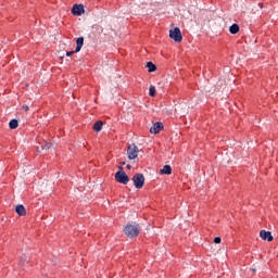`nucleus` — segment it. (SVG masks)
<instances>
[{
    "label": "nucleus",
    "instance_id": "f257e3e1",
    "mask_svg": "<svg viewBox=\"0 0 278 278\" xmlns=\"http://www.w3.org/2000/svg\"><path fill=\"white\" fill-rule=\"evenodd\" d=\"M124 233L127 238H138V236H140V226L128 223L124 227Z\"/></svg>",
    "mask_w": 278,
    "mask_h": 278
},
{
    "label": "nucleus",
    "instance_id": "f03ea898",
    "mask_svg": "<svg viewBox=\"0 0 278 278\" xmlns=\"http://www.w3.org/2000/svg\"><path fill=\"white\" fill-rule=\"evenodd\" d=\"M118 169L119 170L115 173V181L127 186V184H129V176L125 173V170H123V166H119Z\"/></svg>",
    "mask_w": 278,
    "mask_h": 278
},
{
    "label": "nucleus",
    "instance_id": "7ed1b4c3",
    "mask_svg": "<svg viewBox=\"0 0 278 278\" xmlns=\"http://www.w3.org/2000/svg\"><path fill=\"white\" fill-rule=\"evenodd\" d=\"M132 181H134V186L135 188H137V190H140L144 187V175L137 173L132 176Z\"/></svg>",
    "mask_w": 278,
    "mask_h": 278
},
{
    "label": "nucleus",
    "instance_id": "20e7f679",
    "mask_svg": "<svg viewBox=\"0 0 278 278\" xmlns=\"http://www.w3.org/2000/svg\"><path fill=\"white\" fill-rule=\"evenodd\" d=\"M169 38L176 42H181L184 40V36L181 35V29L179 27H175L169 30Z\"/></svg>",
    "mask_w": 278,
    "mask_h": 278
},
{
    "label": "nucleus",
    "instance_id": "39448f33",
    "mask_svg": "<svg viewBox=\"0 0 278 278\" xmlns=\"http://www.w3.org/2000/svg\"><path fill=\"white\" fill-rule=\"evenodd\" d=\"M138 153H140L138 146H136L134 143L128 146V148H127L128 160H136V157H138Z\"/></svg>",
    "mask_w": 278,
    "mask_h": 278
},
{
    "label": "nucleus",
    "instance_id": "423d86ee",
    "mask_svg": "<svg viewBox=\"0 0 278 278\" xmlns=\"http://www.w3.org/2000/svg\"><path fill=\"white\" fill-rule=\"evenodd\" d=\"M84 4H74L72 8L73 16H81L84 14Z\"/></svg>",
    "mask_w": 278,
    "mask_h": 278
},
{
    "label": "nucleus",
    "instance_id": "0eeeda50",
    "mask_svg": "<svg viewBox=\"0 0 278 278\" xmlns=\"http://www.w3.org/2000/svg\"><path fill=\"white\" fill-rule=\"evenodd\" d=\"M162 129H164V124H162V122H156L150 128V134H160V131H162Z\"/></svg>",
    "mask_w": 278,
    "mask_h": 278
},
{
    "label": "nucleus",
    "instance_id": "6e6552de",
    "mask_svg": "<svg viewBox=\"0 0 278 278\" xmlns=\"http://www.w3.org/2000/svg\"><path fill=\"white\" fill-rule=\"evenodd\" d=\"M260 236L262 240H267V242H273L274 240L273 233L270 231L261 230Z\"/></svg>",
    "mask_w": 278,
    "mask_h": 278
},
{
    "label": "nucleus",
    "instance_id": "1a4fd4ad",
    "mask_svg": "<svg viewBox=\"0 0 278 278\" xmlns=\"http://www.w3.org/2000/svg\"><path fill=\"white\" fill-rule=\"evenodd\" d=\"M15 212L18 216H27V210L23 204H20L15 207Z\"/></svg>",
    "mask_w": 278,
    "mask_h": 278
},
{
    "label": "nucleus",
    "instance_id": "9d476101",
    "mask_svg": "<svg viewBox=\"0 0 278 278\" xmlns=\"http://www.w3.org/2000/svg\"><path fill=\"white\" fill-rule=\"evenodd\" d=\"M81 47H84V37H78L76 39V49L75 52H80L81 51Z\"/></svg>",
    "mask_w": 278,
    "mask_h": 278
},
{
    "label": "nucleus",
    "instance_id": "9b49d317",
    "mask_svg": "<svg viewBox=\"0 0 278 278\" xmlns=\"http://www.w3.org/2000/svg\"><path fill=\"white\" fill-rule=\"evenodd\" d=\"M161 175H173V167L170 165H164L161 169Z\"/></svg>",
    "mask_w": 278,
    "mask_h": 278
},
{
    "label": "nucleus",
    "instance_id": "f8f14e48",
    "mask_svg": "<svg viewBox=\"0 0 278 278\" xmlns=\"http://www.w3.org/2000/svg\"><path fill=\"white\" fill-rule=\"evenodd\" d=\"M93 131H101L103 129V122L102 121H97L93 126H92Z\"/></svg>",
    "mask_w": 278,
    "mask_h": 278
},
{
    "label": "nucleus",
    "instance_id": "ddd939ff",
    "mask_svg": "<svg viewBox=\"0 0 278 278\" xmlns=\"http://www.w3.org/2000/svg\"><path fill=\"white\" fill-rule=\"evenodd\" d=\"M147 68L149 73H155V71H157V66L153 62H148Z\"/></svg>",
    "mask_w": 278,
    "mask_h": 278
},
{
    "label": "nucleus",
    "instance_id": "4468645a",
    "mask_svg": "<svg viewBox=\"0 0 278 278\" xmlns=\"http://www.w3.org/2000/svg\"><path fill=\"white\" fill-rule=\"evenodd\" d=\"M229 31H230V34L236 35V34H238V31H240V26L238 24H232L229 27Z\"/></svg>",
    "mask_w": 278,
    "mask_h": 278
},
{
    "label": "nucleus",
    "instance_id": "2eb2a0df",
    "mask_svg": "<svg viewBox=\"0 0 278 278\" xmlns=\"http://www.w3.org/2000/svg\"><path fill=\"white\" fill-rule=\"evenodd\" d=\"M10 129H16L18 127V121L17 119H11L9 123Z\"/></svg>",
    "mask_w": 278,
    "mask_h": 278
},
{
    "label": "nucleus",
    "instance_id": "dca6fc26",
    "mask_svg": "<svg viewBox=\"0 0 278 278\" xmlns=\"http://www.w3.org/2000/svg\"><path fill=\"white\" fill-rule=\"evenodd\" d=\"M149 94L150 97H155V88L153 86L149 88Z\"/></svg>",
    "mask_w": 278,
    "mask_h": 278
},
{
    "label": "nucleus",
    "instance_id": "f3484780",
    "mask_svg": "<svg viewBox=\"0 0 278 278\" xmlns=\"http://www.w3.org/2000/svg\"><path fill=\"white\" fill-rule=\"evenodd\" d=\"M214 242H215V244H220V242H222L220 237H215Z\"/></svg>",
    "mask_w": 278,
    "mask_h": 278
},
{
    "label": "nucleus",
    "instance_id": "a211bd4d",
    "mask_svg": "<svg viewBox=\"0 0 278 278\" xmlns=\"http://www.w3.org/2000/svg\"><path fill=\"white\" fill-rule=\"evenodd\" d=\"M75 53H77V52H75V50L68 51V52H66V55H67V58H71V55H75Z\"/></svg>",
    "mask_w": 278,
    "mask_h": 278
},
{
    "label": "nucleus",
    "instance_id": "6ab92c4d",
    "mask_svg": "<svg viewBox=\"0 0 278 278\" xmlns=\"http://www.w3.org/2000/svg\"><path fill=\"white\" fill-rule=\"evenodd\" d=\"M22 110H24V112H29V106L24 104L22 105Z\"/></svg>",
    "mask_w": 278,
    "mask_h": 278
},
{
    "label": "nucleus",
    "instance_id": "aec40b11",
    "mask_svg": "<svg viewBox=\"0 0 278 278\" xmlns=\"http://www.w3.org/2000/svg\"><path fill=\"white\" fill-rule=\"evenodd\" d=\"M258 8H261V10L264 8V3L263 2H260L258 3Z\"/></svg>",
    "mask_w": 278,
    "mask_h": 278
},
{
    "label": "nucleus",
    "instance_id": "412c9836",
    "mask_svg": "<svg viewBox=\"0 0 278 278\" xmlns=\"http://www.w3.org/2000/svg\"><path fill=\"white\" fill-rule=\"evenodd\" d=\"M126 168H127L128 170H131V165H130V164H127V165H126Z\"/></svg>",
    "mask_w": 278,
    "mask_h": 278
},
{
    "label": "nucleus",
    "instance_id": "4be33fe9",
    "mask_svg": "<svg viewBox=\"0 0 278 278\" xmlns=\"http://www.w3.org/2000/svg\"><path fill=\"white\" fill-rule=\"evenodd\" d=\"M121 166H125V162H121Z\"/></svg>",
    "mask_w": 278,
    "mask_h": 278
}]
</instances>
